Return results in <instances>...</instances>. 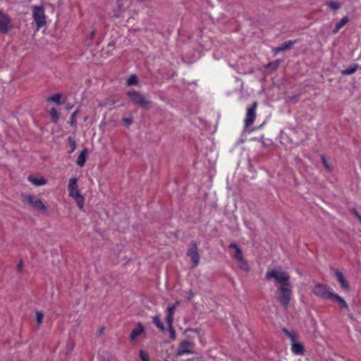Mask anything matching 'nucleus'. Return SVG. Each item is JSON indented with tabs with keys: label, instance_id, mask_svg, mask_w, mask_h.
<instances>
[{
	"label": "nucleus",
	"instance_id": "6",
	"mask_svg": "<svg viewBox=\"0 0 361 361\" xmlns=\"http://www.w3.org/2000/svg\"><path fill=\"white\" fill-rule=\"evenodd\" d=\"M194 347L195 343L193 341L183 340L178 345L176 355L181 356L185 354H193L195 353L193 350Z\"/></svg>",
	"mask_w": 361,
	"mask_h": 361
},
{
	"label": "nucleus",
	"instance_id": "29",
	"mask_svg": "<svg viewBox=\"0 0 361 361\" xmlns=\"http://www.w3.org/2000/svg\"><path fill=\"white\" fill-rule=\"evenodd\" d=\"M153 322L161 330H164V325H163V324H162V322L161 321V319H160L159 316H155L153 318Z\"/></svg>",
	"mask_w": 361,
	"mask_h": 361
},
{
	"label": "nucleus",
	"instance_id": "14",
	"mask_svg": "<svg viewBox=\"0 0 361 361\" xmlns=\"http://www.w3.org/2000/svg\"><path fill=\"white\" fill-rule=\"evenodd\" d=\"M27 180L36 186H42L47 183V180L42 176H34L30 175L28 176Z\"/></svg>",
	"mask_w": 361,
	"mask_h": 361
},
{
	"label": "nucleus",
	"instance_id": "4",
	"mask_svg": "<svg viewBox=\"0 0 361 361\" xmlns=\"http://www.w3.org/2000/svg\"><path fill=\"white\" fill-rule=\"evenodd\" d=\"M32 13L38 30L47 24L44 8L42 6H34L32 8Z\"/></svg>",
	"mask_w": 361,
	"mask_h": 361
},
{
	"label": "nucleus",
	"instance_id": "8",
	"mask_svg": "<svg viewBox=\"0 0 361 361\" xmlns=\"http://www.w3.org/2000/svg\"><path fill=\"white\" fill-rule=\"evenodd\" d=\"M188 255L192 259V267H197L200 262V255L197 250V244L195 241L190 243V248L188 250Z\"/></svg>",
	"mask_w": 361,
	"mask_h": 361
},
{
	"label": "nucleus",
	"instance_id": "40",
	"mask_svg": "<svg viewBox=\"0 0 361 361\" xmlns=\"http://www.w3.org/2000/svg\"><path fill=\"white\" fill-rule=\"evenodd\" d=\"M274 51L276 52V53H278V52H281V51H283V49H282V47L281 45L278 47H276L274 48Z\"/></svg>",
	"mask_w": 361,
	"mask_h": 361
},
{
	"label": "nucleus",
	"instance_id": "3",
	"mask_svg": "<svg viewBox=\"0 0 361 361\" xmlns=\"http://www.w3.org/2000/svg\"><path fill=\"white\" fill-rule=\"evenodd\" d=\"M127 95L131 102L142 108H147L151 105L152 102L148 100L142 93L140 92L135 90L129 91L127 93Z\"/></svg>",
	"mask_w": 361,
	"mask_h": 361
},
{
	"label": "nucleus",
	"instance_id": "7",
	"mask_svg": "<svg viewBox=\"0 0 361 361\" xmlns=\"http://www.w3.org/2000/svg\"><path fill=\"white\" fill-rule=\"evenodd\" d=\"M13 27L10 17L0 11V32L3 34L8 33Z\"/></svg>",
	"mask_w": 361,
	"mask_h": 361
},
{
	"label": "nucleus",
	"instance_id": "32",
	"mask_svg": "<svg viewBox=\"0 0 361 361\" xmlns=\"http://www.w3.org/2000/svg\"><path fill=\"white\" fill-rule=\"evenodd\" d=\"M68 142H69V145H70V147H71V150L69 151V153H71L73 152L75 148H76V143L74 140V139L71 137H69L68 139Z\"/></svg>",
	"mask_w": 361,
	"mask_h": 361
},
{
	"label": "nucleus",
	"instance_id": "26",
	"mask_svg": "<svg viewBox=\"0 0 361 361\" xmlns=\"http://www.w3.org/2000/svg\"><path fill=\"white\" fill-rule=\"evenodd\" d=\"M326 5H327L331 9L336 11L341 7V4L336 1H326Z\"/></svg>",
	"mask_w": 361,
	"mask_h": 361
},
{
	"label": "nucleus",
	"instance_id": "36",
	"mask_svg": "<svg viewBox=\"0 0 361 361\" xmlns=\"http://www.w3.org/2000/svg\"><path fill=\"white\" fill-rule=\"evenodd\" d=\"M168 326L169 328V331H170V334H171V338L172 339H175V338H176V331H175V329L173 327V324H171V325H168Z\"/></svg>",
	"mask_w": 361,
	"mask_h": 361
},
{
	"label": "nucleus",
	"instance_id": "43",
	"mask_svg": "<svg viewBox=\"0 0 361 361\" xmlns=\"http://www.w3.org/2000/svg\"><path fill=\"white\" fill-rule=\"evenodd\" d=\"M103 330H104V328L100 329V330H99V334H102Z\"/></svg>",
	"mask_w": 361,
	"mask_h": 361
},
{
	"label": "nucleus",
	"instance_id": "37",
	"mask_svg": "<svg viewBox=\"0 0 361 361\" xmlns=\"http://www.w3.org/2000/svg\"><path fill=\"white\" fill-rule=\"evenodd\" d=\"M23 262H22V261H20V262L18 264V265H17V271H18V272H20V271H22V269H23Z\"/></svg>",
	"mask_w": 361,
	"mask_h": 361
},
{
	"label": "nucleus",
	"instance_id": "38",
	"mask_svg": "<svg viewBox=\"0 0 361 361\" xmlns=\"http://www.w3.org/2000/svg\"><path fill=\"white\" fill-rule=\"evenodd\" d=\"M322 162L323 164H324L325 167L327 169H330V167L327 164V161L326 159V158L324 157H322Z\"/></svg>",
	"mask_w": 361,
	"mask_h": 361
},
{
	"label": "nucleus",
	"instance_id": "25",
	"mask_svg": "<svg viewBox=\"0 0 361 361\" xmlns=\"http://www.w3.org/2000/svg\"><path fill=\"white\" fill-rule=\"evenodd\" d=\"M127 85H135L138 83L137 78L135 75H131L126 81Z\"/></svg>",
	"mask_w": 361,
	"mask_h": 361
},
{
	"label": "nucleus",
	"instance_id": "19",
	"mask_svg": "<svg viewBox=\"0 0 361 361\" xmlns=\"http://www.w3.org/2000/svg\"><path fill=\"white\" fill-rule=\"evenodd\" d=\"M349 21V18L348 16H345L342 18L339 22H338L335 26V28L333 30V32L334 34L337 33L339 30L343 27L344 25H345Z\"/></svg>",
	"mask_w": 361,
	"mask_h": 361
},
{
	"label": "nucleus",
	"instance_id": "41",
	"mask_svg": "<svg viewBox=\"0 0 361 361\" xmlns=\"http://www.w3.org/2000/svg\"><path fill=\"white\" fill-rule=\"evenodd\" d=\"M95 34V30H93L90 33V37H93Z\"/></svg>",
	"mask_w": 361,
	"mask_h": 361
},
{
	"label": "nucleus",
	"instance_id": "35",
	"mask_svg": "<svg viewBox=\"0 0 361 361\" xmlns=\"http://www.w3.org/2000/svg\"><path fill=\"white\" fill-rule=\"evenodd\" d=\"M122 122L126 125V126H130V124L133 123V118L132 117H130V118H122Z\"/></svg>",
	"mask_w": 361,
	"mask_h": 361
},
{
	"label": "nucleus",
	"instance_id": "27",
	"mask_svg": "<svg viewBox=\"0 0 361 361\" xmlns=\"http://www.w3.org/2000/svg\"><path fill=\"white\" fill-rule=\"evenodd\" d=\"M37 326L39 327L42 322L44 314L40 311H37L35 313Z\"/></svg>",
	"mask_w": 361,
	"mask_h": 361
},
{
	"label": "nucleus",
	"instance_id": "13",
	"mask_svg": "<svg viewBox=\"0 0 361 361\" xmlns=\"http://www.w3.org/2000/svg\"><path fill=\"white\" fill-rule=\"evenodd\" d=\"M145 331L144 326L139 323L135 329H134L130 336V338L132 341H135L137 338Z\"/></svg>",
	"mask_w": 361,
	"mask_h": 361
},
{
	"label": "nucleus",
	"instance_id": "2",
	"mask_svg": "<svg viewBox=\"0 0 361 361\" xmlns=\"http://www.w3.org/2000/svg\"><path fill=\"white\" fill-rule=\"evenodd\" d=\"M22 201L23 203L30 205L35 209L40 212H46L47 210V206L42 202V200L34 195H22Z\"/></svg>",
	"mask_w": 361,
	"mask_h": 361
},
{
	"label": "nucleus",
	"instance_id": "46",
	"mask_svg": "<svg viewBox=\"0 0 361 361\" xmlns=\"http://www.w3.org/2000/svg\"><path fill=\"white\" fill-rule=\"evenodd\" d=\"M165 361H169V360H166Z\"/></svg>",
	"mask_w": 361,
	"mask_h": 361
},
{
	"label": "nucleus",
	"instance_id": "23",
	"mask_svg": "<svg viewBox=\"0 0 361 361\" xmlns=\"http://www.w3.org/2000/svg\"><path fill=\"white\" fill-rule=\"evenodd\" d=\"M77 205L78 206V207L80 208V209H83V206H84V197L82 195H78V196H75V197H73Z\"/></svg>",
	"mask_w": 361,
	"mask_h": 361
},
{
	"label": "nucleus",
	"instance_id": "17",
	"mask_svg": "<svg viewBox=\"0 0 361 361\" xmlns=\"http://www.w3.org/2000/svg\"><path fill=\"white\" fill-rule=\"evenodd\" d=\"M331 298H332L334 300H336L339 304L341 307H342V308H343V309H345L346 310H349V307H348V305L346 303V302L344 300V299L343 298H341L338 294L333 293V295L331 296Z\"/></svg>",
	"mask_w": 361,
	"mask_h": 361
},
{
	"label": "nucleus",
	"instance_id": "22",
	"mask_svg": "<svg viewBox=\"0 0 361 361\" xmlns=\"http://www.w3.org/2000/svg\"><path fill=\"white\" fill-rule=\"evenodd\" d=\"M61 97H62L61 94H56L52 97H48L47 101L54 102L56 104L59 105V104H61L60 100H61Z\"/></svg>",
	"mask_w": 361,
	"mask_h": 361
},
{
	"label": "nucleus",
	"instance_id": "39",
	"mask_svg": "<svg viewBox=\"0 0 361 361\" xmlns=\"http://www.w3.org/2000/svg\"><path fill=\"white\" fill-rule=\"evenodd\" d=\"M353 214L355 215V216L361 222V216L357 212V211L355 209H353Z\"/></svg>",
	"mask_w": 361,
	"mask_h": 361
},
{
	"label": "nucleus",
	"instance_id": "44",
	"mask_svg": "<svg viewBox=\"0 0 361 361\" xmlns=\"http://www.w3.org/2000/svg\"><path fill=\"white\" fill-rule=\"evenodd\" d=\"M196 358H197V360H202V358H203V357H202V356H200V357H196Z\"/></svg>",
	"mask_w": 361,
	"mask_h": 361
},
{
	"label": "nucleus",
	"instance_id": "9",
	"mask_svg": "<svg viewBox=\"0 0 361 361\" xmlns=\"http://www.w3.org/2000/svg\"><path fill=\"white\" fill-rule=\"evenodd\" d=\"M257 107V102H255L250 107L247 108L246 117L245 119V127H248L252 125L256 117Z\"/></svg>",
	"mask_w": 361,
	"mask_h": 361
},
{
	"label": "nucleus",
	"instance_id": "42",
	"mask_svg": "<svg viewBox=\"0 0 361 361\" xmlns=\"http://www.w3.org/2000/svg\"><path fill=\"white\" fill-rule=\"evenodd\" d=\"M114 16H115L116 18H119V16H119V13L116 11V12H115V13H114Z\"/></svg>",
	"mask_w": 361,
	"mask_h": 361
},
{
	"label": "nucleus",
	"instance_id": "45",
	"mask_svg": "<svg viewBox=\"0 0 361 361\" xmlns=\"http://www.w3.org/2000/svg\"><path fill=\"white\" fill-rule=\"evenodd\" d=\"M188 361H194V359H190Z\"/></svg>",
	"mask_w": 361,
	"mask_h": 361
},
{
	"label": "nucleus",
	"instance_id": "10",
	"mask_svg": "<svg viewBox=\"0 0 361 361\" xmlns=\"http://www.w3.org/2000/svg\"><path fill=\"white\" fill-rule=\"evenodd\" d=\"M77 182H78L77 178H72L69 180L68 185V191L69 193V196L71 197L81 195L78 190V186Z\"/></svg>",
	"mask_w": 361,
	"mask_h": 361
},
{
	"label": "nucleus",
	"instance_id": "5",
	"mask_svg": "<svg viewBox=\"0 0 361 361\" xmlns=\"http://www.w3.org/2000/svg\"><path fill=\"white\" fill-rule=\"evenodd\" d=\"M312 292L316 296L322 299L331 298L334 293L328 286L321 283L315 285Z\"/></svg>",
	"mask_w": 361,
	"mask_h": 361
},
{
	"label": "nucleus",
	"instance_id": "11",
	"mask_svg": "<svg viewBox=\"0 0 361 361\" xmlns=\"http://www.w3.org/2000/svg\"><path fill=\"white\" fill-rule=\"evenodd\" d=\"M334 272H335V275L337 278V280L338 281V282L341 284V288L343 289H344L345 290H349V283L345 280L343 273L338 269H336Z\"/></svg>",
	"mask_w": 361,
	"mask_h": 361
},
{
	"label": "nucleus",
	"instance_id": "28",
	"mask_svg": "<svg viewBox=\"0 0 361 361\" xmlns=\"http://www.w3.org/2000/svg\"><path fill=\"white\" fill-rule=\"evenodd\" d=\"M283 331L291 340L292 343L297 341V336L293 332L289 331L286 328L283 329Z\"/></svg>",
	"mask_w": 361,
	"mask_h": 361
},
{
	"label": "nucleus",
	"instance_id": "15",
	"mask_svg": "<svg viewBox=\"0 0 361 361\" xmlns=\"http://www.w3.org/2000/svg\"><path fill=\"white\" fill-rule=\"evenodd\" d=\"M229 248H233L235 250V252L233 254V257L236 261L241 259L243 257V252L238 247V245L235 243H231L229 245Z\"/></svg>",
	"mask_w": 361,
	"mask_h": 361
},
{
	"label": "nucleus",
	"instance_id": "12",
	"mask_svg": "<svg viewBox=\"0 0 361 361\" xmlns=\"http://www.w3.org/2000/svg\"><path fill=\"white\" fill-rule=\"evenodd\" d=\"M178 305H179V302L177 301L172 306L169 307L167 308V316H166V319L167 325H171L173 324V314H174L176 309L178 306Z\"/></svg>",
	"mask_w": 361,
	"mask_h": 361
},
{
	"label": "nucleus",
	"instance_id": "20",
	"mask_svg": "<svg viewBox=\"0 0 361 361\" xmlns=\"http://www.w3.org/2000/svg\"><path fill=\"white\" fill-rule=\"evenodd\" d=\"M236 262L238 268L240 270L246 273L250 271V267L244 258L236 261Z\"/></svg>",
	"mask_w": 361,
	"mask_h": 361
},
{
	"label": "nucleus",
	"instance_id": "24",
	"mask_svg": "<svg viewBox=\"0 0 361 361\" xmlns=\"http://www.w3.org/2000/svg\"><path fill=\"white\" fill-rule=\"evenodd\" d=\"M297 42L296 40L288 41L281 44L283 51L290 49Z\"/></svg>",
	"mask_w": 361,
	"mask_h": 361
},
{
	"label": "nucleus",
	"instance_id": "31",
	"mask_svg": "<svg viewBox=\"0 0 361 361\" xmlns=\"http://www.w3.org/2000/svg\"><path fill=\"white\" fill-rule=\"evenodd\" d=\"M50 115L54 122H56L59 119V114L56 109L53 108L50 110Z\"/></svg>",
	"mask_w": 361,
	"mask_h": 361
},
{
	"label": "nucleus",
	"instance_id": "16",
	"mask_svg": "<svg viewBox=\"0 0 361 361\" xmlns=\"http://www.w3.org/2000/svg\"><path fill=\"white\" fill-rule=\"evenodd\" d=\"M291 349L296 355H302L305 351L303 345L300 343L297 342V341L292 343Z\"/></svg>",
	"mask_w": 361,
	"mask_h": 361
},
{
	"label": "nucleus",
	"instance_id": "33",
	"mask_svg": "<svg viewBox=\"0 0 361 361\" xmlns=\"http://www.w3.org/2000/svg\"><path fill=\"white\" fill-rule=\"evenodd\" d=\"M78 114V111H75L73 114H72L71 116L70 123L72 126H74L76 123V116Z\"/></svg>",
	"mask_w": 361,
	"mask_h": 361
},
{
	"label": "nucleus",
	"instance_id": "21",
	"mask_svg": "<svg viewBox=\"0 0 361 361\" xmlns=\"http://www.w3.org/2000/svg\"><path fill=\"white\" fill-rule=\"evenodd\" d=\"M357 68L358 65L355 63L350 66L348 68L342 70L341 73L343 75H351L353 74L357 70Z\"/></svg>",
	"mask_w": 361,
	"mask_h": 361
},
{
	"label": "nucleus",
	"instance_id": "34",
	"mask_svg": "<svg viewBox=\"0 0 361 361\" xmlns=\"http://www.w3.org/2000/svg\"><path fill=\"white\" fill-rule=\"evenodd\" d=\"M140 357L142 361H149L148 355L143 350H140Z\"/></svg>",
	"mask_w": 361,
	"mask_h": 361
},
{
	"label": "nucleus",
	"instance_id": "18",
	"mask_svg": "<svg viewBox=\"0 0 361 361\" xmlns=\"http://www.w3.org/2000/svg\"><path fill=\"white\" fill-rule=\"evenodd\" d=\"M87 156V149L85 148L80 153L76 164L80 167L83 166L86 161Z\"/></svg>",
	"mask_w": 361,
	"mask_h": 361
},
{
	"label": "nucleus",
	"instance_id": "1",
	"mask_svg": "<svg viewBox=\"0 0 361 361\" xmlns=\"http://www.w3.org/2000/svg\"><path fill=\"white\" fill-rule=\"evenodd\" d=\"M265 277L267 280H275L276 299L285 309H287L293 294L288 274L282 270L271 269L266 272Z\"/></svg>",
	"mask_w": 361,
	"mask_h": 361
},
{
	"label": "nucleus",
	"instance_id": "30",
	"mask_svg": "<svg viewBox=\"0 0 361 361\" xmlns=\"http://www.w3.org/2000/svg\"><path fill=\"white\" fill-rule=\"evenodd\" d=\"M280 63H281V61L279 60H276V61H274L273 62L268 63L267 67H269L271 70L275 71L278 68Z\"/></svg>",
	"mask_w": 361,
	"mask_h": 361
}]
</instances>
